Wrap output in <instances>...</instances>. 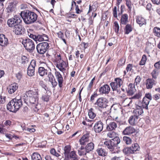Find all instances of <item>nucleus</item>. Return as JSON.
<instances>
[{"label": "nucleus", "mask_w": 160, "mask_h": 160, "mask_svg": "<svg viewBox=\"0 0 160 160\" xmlns=\"http://www.w3.org/2000/svg\"><path fill=\"white\" fill-rule=\"evenodd\" d=\"M143 113L142 107L139 106H137L136 108L133 110V115L138 118V117L141 115Z\"/></svg>", "instance_id": "nucleus-23"}, {"label": "nucleus", "mask_w": 160, "mask_h": 160, "mask_svg": "<svg viewBox=\"0 0 160 160\" xmlns=\"http://www.w3.org/2000/svg\"><path fill=\"white\" fill-rule=\"evenodd\" d=\"M12 11H0V13L2 18H7L11 14Z\"/></svg>", "instance_id": "nucleus-33"}, {"label": "nucleus", "mask_w": 160, "mask_h": 160, "mask_svg": "<svg viewBox=\"0 0 160 160\" xmlns=\"http://www.w3.org/2000/svg\"><path fill=\"white\" fill-rule=\"evenodd\" d=\"M86 152L88 153L89 152L93 150L94 148V144L92 142L88 143L85 147Z\"/></svg>", "instance_id": "nucleus-35"}, {"label": "nucleus", "mask_w": 160, "mask_h": 160, "mask_svg": "<svg viewBox=\"0 0 160 160\" xmlns=\"http://www.w3.org/2000/svg\"><path fill=\"white\" fill-rule=\"evenodd\" d=\"M132 150L133 153H134L136 151L139 150V147L138 144L137 143H135L132 144V146L130 147Z\"/></svg>", "instance_id": "nucleus-40"}, {"label": "nucleus", "mask_w": 160, "mask_h": 160, "mask_svg": "<svg viewBox=\"0 0 160 160\" xmlns=\"http://www.w3.org/2000/svg\"><path fill=\"white\" fill-rule=\"evenodd\" d=\"M89 137L90 135L89 133L87 132L86 134H84L79 140L80 144L81 145L85 144L87 142L89 141Z\"/></svg>", "instance_id": "nucleus-19"}, {"label": "nucleus", "mask_w": 160, "mask_h": 160, "mask_svg": "<svg viewBox=\"0 0 160 160\" xmlns=\"http://www.w3.org/2000/svg\"><path fill=\"white\" fill-rule=\"evenodd\" d=\"M116 133L115 132L112 131L109 132L107 134L108 137L110 138H114L115 137H117L116 136Z\"/></svg>", "instance_id": "nucleus-46"}, {"label": "nucleus", "mask_w": 160, "mask_h": 160, "mask_svg": "<svg viewBox=\"0 0 160 160\" xmlns=\"http://www.w3.org/2000/svg\"><path fill=\"white\" fill-rule=\"evenodd\" d=\"M26 50L29 52H32L35 47L33 41L29 38H26L23 40L22 42Z\"/></svg>", "instance_id": "nucleus-6"}, {"label": "nucleus", "mask_w": 160, "mask_h": 160, "mask_svg": "<svg viewBox=\"0 0 160 160\" xmlns=\"http://www.w3.org/2000/svg\"><path fill=\"white\" fill-rule=\"evenodd\" d=\"M73 7H75V10H80L78 6L77 5L76 3L74 1H73L72 2V7L70 10H73Z\"/></svg>", "instance_id": "nucleus-54"}, {"label": "nucleus", "mask_w": 160, "mask_h": 160, "mask_svg": "<svg viewBox=\"0 0 160 160\" xmlns=\"http://www.w3.org/2000/svg\"><path fill=\"white\" fill-rule=\"evenodd\" d=\"M96 152L99 156L102 157H105L108 154L107 150L102 148H98L97 149Z\"/></svg>", "instance_id": "nucleus-26"}, {"label": "nucleus", "mask_w": 160, "mask_h": 160, "mask_svg": "<svg viewBox=\"0 0 160 160\" xmlns=\"http://www.w3.org/2000/svg\"><path fill=\"white\" fill-rule=\"evenodd\" d=\"M141 78L139 76H137L136 77L135 79V82L134 84L137 85H139L141 81Z\"/></svg>", "instance_id": "nucleus-50"}, {"label": "nucleus", "mask_w": 160, "mask_h": 160, "mask_svg": "<svg viewBox=\"0 0 160 160\" xmlns=\"http://www.w3.org/2000/svg\"><path fill=\"white\" fill-rule=\"evenodd\" d=\"M18 87L17 83H13L11 84L7 88L8 92L11 94L13 93L17 90Z\"/></svg>", "instance_id": "nucleus-25"}, {"label": "nucleus", "mask_w": 160, "mask_h": 160, "mask_svg": "<svg viewBox=\"0 0 160 160\" xmlns=\"http://www.w3.org/2000/svg\"><path fill=\"white\" fill-rule=\"evenodd\" d=\"M120 140L118 137H115L114 138L104 142L105 147L108 148L112 153H118L117 150V145L119 143Z\"/></svg>", "instance_id": "nucleus-3"}, {"label": "nucleus", "mask_w": 160, "mask_h": 160, "mask_svg": "<svg viewBox=\"0 0 160 160\" xmlns=\"http://www.w3.org/2000/svg\"><path fill=\"white\" fill-rule=\"evenodd\" d=\"M118 117H113V119L114 121H111L107 124L106 130L109 131H111L115 130L118 127V123H120V121L117 120Z\"/></svg>", "instance_id": "nucleus-9"}, {"label": "nucleus", "mask_w": 160, "mask_h": 160, "mask_svg": "<svg viewBox=\"0 0 160 160\" xmlns=\"http://www.w3.org/2000/svg\"><path fill=\"white\" fill-rule=\"evenodd\" d=\"M128 16L126 14L123 15L121 19V23L122 24H126L128 22Z\"/></svg>", "instance_id": "nucleus-37"}, {"label": "nucleus", "mask_w": 160, "mask_h": 160, "mask_svg": "<svg viewBox=\"0 0 160 160\" xmlns=\"http://www.w3.org/2000/svg\"><path fill=\"white\" fill-rule=\"evenodd\" d=\"M88 115L90 118L93 119L96 116V114L94 112V110L91 108L88 112Z\"/></svg>", "instance_id": "nucleus-41"}, {"label": "nucleus", "mask_w": 160, "mask_h": 160, "mask_svg": "<svg viewBox=\"0 0 160 160\" xmlns=\"http://www.w3.org/2000/svg\"><path fill=\"white\" fill-rule=\"evenodd\" d=\"M132 64H129L127 65L126 70L127 72H128L131 71L132 70Z\"/></svg>", "instance_id": "nucleus-56"}, {"label": "nucleus", "mask_w": 160, "mask_h": 160, "mask_svg": "<svg viewBox=\"0 0 160 160\" xmlns=\"http://www.w3.org/2000/svg\"><path fill=\"white\" fill-rule=\"evenodd\" d=\"M142 96L141 92H139L138 93L136 94L133 97V98L135 99H139Z\"/></svg>", "instance_id": "nucleus-58"}, {"label": "nucleus", "mask_w": 160, "mask_h": 160, "mask_svg": "<svg viewBox=\"0 0 160 160\" xmlns=\"http://www.w3.org/2000/svg\"><path fill=\"white\" fill-rule=\"evenodd\" d=\"M57 34L59 38L61 39H62L64 37L63 33L61 31H59L57 33Z\"/></svg>", "instance_id": "nucleus-61"}, {"label": "nucleus", "mask_w": 160, "mask_h": 160, "mask_svg": "<svg viewBox=\"0 0 160 160\" xmlns=\"http://www.w3.org/2000/svg\"><path fill=\"white\" fill-rule=\"evenodd\" d=\"M93 82H90L87 88V90L89 92H91L92 91V88L93 86Z\"/></svg>", "instance_id": "nucleus-60"}, {"label": "nucleus", "mask_w": 160, "mask_h": 160, "mask_svg": "<svg viewBox=\"0 0 160 160\" xmlns=\"http://www.w3.org/2000/svg\"><path fill=\"white\" fill-rule=\"evenodd\" d=\"M13 31L15 34L21 35L24 33L25 29L22 26L19 24L13 28Z\"/></svg>", "instance_id": "nucleus-12"}, {"label": "nucleus", "mask_w": 160, "mask_h": 160, "mask_svg": "<svg viewBox=\"0 0 160 160\" xmlns=\"http://www.w3.org/2000/svg\"><path fill=\"white\" fill-rule=\"evenodd\" d=\"M123 152L126 155H129L130 154L133 153L130 147L124 148L123 150Z\"/></svg>", "instance_id": "nucleus-42"}, {"label": "nucleus", "mask_w": 160, "mask_h": 160, "mask_svg": "<svg viewBox=\"0 0 160 160\" xmlns=\"http://www.w3.org/2000/svg\"><path fill=\"white\" fill-rule=\"evenodd\" d=\"M32 160H42L40 155L37 152H34L31 156Z\"/></svg>", "instance_id": "nucleus-38"}, {"label": "nucleus", "mask_w": 160, "mask_h": 160, "mask_svg": "<svg viewBox=\"0 0 160 160\" xmlns=\"http://www.w3.org/2000/svg\"><path fill=\"white\" fill-rule=\"evenodd\" d=\"M28 97V102L37 108L36 106L38 104V90L34 91L29 90L27 92Z\"/></svg>", "instance_id": "nucleus-4"}, {"label": "nucleus", "mask_w": 160, "mask_h": 160, "mask_svg": "<svg viewBox=\"0 0 160 160\" xmlns=\"http://www.w3.org/2000/svg\"><path fill=\"white\" fill-rule=\"evenodd\" d=\"M150 101L146 97H144L142 100V106L143 108L147 110L148 109V105Z\"/></svg>", "instance_id": "nucleus-34"}, {"label": "nucleus", "mask_w": 160, "mask_h": 160, "mask_svg": "<svg viewBox=\"0 0 160 160\" xmlns=\"http://www.w3.org/2000/svg\"><path fill=\"white\" fill-rule=\"evenodd\" d=\"M159 74V71L158 69H154L153 70L151 73L152 77V79L155 80H156Z\"/></svg>", "instance_id": "nucleus-36"}, {"label": "nucleus", "mask_w": 160, "mask_h": 160, "mask_svg": "<svg viewBox=\"0 0 160 160\" xmlns=\"http://www.w3.org/2000/svg\"><path fill=\"white\" fill-rule=\"evenodd\" d=\"M138 118L134 115L131 116L128 120L129 124L131 125H134L137 123Z\"/></svg>", "instance_id": "nucleus-29"}, {"label": "nucleus", "mask_w": 160, "mask_h": 160, "mask_svg": "<svg viewBox=\"0 0 160 160\" xmlns=\"http://www.w3.org/2000/svg\"><path fill=\"white\" fill-rule=\"evenodd\" d=\"M28 35L30 38L33 39L36 42L37 41L41 42L43 40V38H42V35H38L36 36L28 32Z\"/></svg>", "instance_id": "nucleus-24"}, {"label": "nucleus", "mask_w": 160, "mask_h": 160, "mask_svg": "<svg viewBox=\"0 0 160 160\" xmlns=\"http://www.w3.org/2000/svg\"><path fill=\"white\" fill-rule=\"evenodd\" d=\"M136 21L140 27L146 24V20L141 16H138L136 18Z\"/></svg>", "instance_id": "nucleus-28"}, {"label": "nucleus", "mask_w": 160, "mask_h": 160, "mask_svg": "<svg viewBox=\"0 0 160 160\" xmlns=\"http://www.w3.org/2000/svg\"><path fill=\"white\" fill-rule=\"evenodd\" d=\"M20 16L25 23L30 24L35 22L37 19V15L30 11H23L20 13Z\"/></svg>", "instance_id": "nucleus-1"}, {"label": "nucleus", "mask_w": 160, "mask_h": 160, "mask_svg": "<svg viewBox=\"0 0 160 160\" xmlns=\"http://www.w3.org/2000/svg\"><path fill=\"white\" fill-rule=\"evenodd\" d=\"M110 90V88L108 85L105 84L100 87L99 88V92L100 94H108Z\"/></svg>", "instance_id": "nucleus-13"}, {"label": "nucleus", "mask_w": 160, "mask_h": 160, "mask_svg": "<svg viewBox=\"0 0 160 160\" xmlns=\"http://www.w3.org/2000/svg\"><path fill=\"white\" fill-rule=\"evenodd\" d=\"M68 65V63L67 64L65 61H63L61 62H59L58 63H56V67L60 71L63 72L66 71V68Z\"/></svg>", "instance_id": "nucleus-16"}, {"label": "nucleus", "mask_w": 160, "mask_h": 160, "mask_svg": "<svg viewBox=\"0 0 160 160\" xmlns=\"http://www.w3.org/2000/svg\"><path fill=\"white\" fill-rule=\"evenodd\" d=\"M132 30V27L129 24H127L125 27V33L126 34H128Z\"/></svg>", "instance_id": "nucleus-39"}, {"label": "nucleus", "mask_w": 160, "mask_h": 160, "mask_svg": "<svg viewBox=\"0 0 160 160\" xmlns=\"http://www.w3.org/2000/svg\"><path fill=\"white\" fill-rule=\"evenodd\" d=\"M50 152L52 154L55 156L57 157H58L60 156V155L59 154V153H60V151H58V152H57L54 148L51 149Z\"/></svg>", "instance_id": "nucleus-44"}, {"label": "nucleus", "mask_w": 160, "mask_h": 160, "mask_svg": "<svg viewBox=\"0 0 160 160\" xmlns=\"http://www.w3.org/2000/svg\"><path fill=\"white\" fill-rule=\"evenodd\" d=\"M126 0V5L128 7L129 10H131L133 7V5L131 1L130 0Z\"/></svg>", "instance_id": "nucleus-48"}, {"label": "nucleus", "mask_w": 160, "mask_h": 160, "mask_svg": "<svg viewBox=\"0 0 160 160\" xmlns=\"http://www.w3.org/2000/svg\"><path fill=\"white\" fill-rule=\"evenodd\" d=\"M153 33L154 35L158 37H160V29L159 28L155 27L153 29Z\"/></svg>", "instance_id": "nucleus-43"}, {"label": "nucleus", "mask_w": 160, "mask_h": 160, "mask_svg": "<svg viewBox=\"0 0 160 160\" xmlns=\"http://www.w3.org/2000/svg\"><path fill=\"white\" fill-rule=\"evenodd\" d=\"M123 139L124 142L127 144H130L131 143L132 140L131 138L129 137L124 136L123 137Z\"/></svg>", "instance_id": "nucleus-45"}, {"label": "nucleus", "mask_w": 160, "mask_h": 160, "mask_svg": "<svg viewBox=\"0 0 160 160\" xmlns=\"http://www.w3.org/2000/svg\"><path fill=\"white\" fill-rule=\"evenodd\" d=\"M135 84L130 83L128 86V88L126 89V91L129 95H132L136 92Z\"/></svg>", "instance_id": "nucleus-20"}, {"label": "nucleus", "mask_w": 160, "mask_h": 160, "mask_svg": "<svg viewBox=\"0 0 160 160\" xmlns=\"http://www.w3.org/2000/svg\"><path fill=\"white\" fill-rule=\"evenodd\" d=\"M22 63L25 64L28 62V59L25 56H23L22 57Z\"/></svg>", "instance_id": "nucleus-52"}, {"label": "nucleus", "mask_w": 160, "mask_h": 160, "mask_svg": "<svg viewBox=\"0 0 160 160\" xmlns=\"http://www.w3.org/2000/svg\"><path fill=\"white\" fill-rule=\"evenodd\" d=\"M156 82L155 80L152 78H148L146 82V88L148 89H151L156 84Z\"/></svg>", "instance_id": "nucleus-17"}, {"label": "nucleus", "mask_w": 160, "mask_h": 160, "mask_svg": "<svg viewBox=\"0 0 160 160\" xmlns=\"http://www.w3.org/2000/svg\"><path fill=\"white\" fill-rule=\"evenodd\" d=\"M78 154L80 156L86 155L87 153L85 148V149L83 150H78Z\"/></svg>", "instance_id": "nucleus-53"}, {"label": "nucleus", "mask_w": 160, "mask_h": 160, "mask_svg": "<svg viewBox=\"0 0 160 160\" xmlns=\"http://www.w3.org/2000/svg\"><path fill=\"white\" fill-rule=\"evenodd\" d=\"M39 84L46 91H47V89H48V88H47L46 85L42 81H40L39 82Z\"/></svg>", "instance_id": "nucleus-55"}, {"label": "nucleus", "mask_w": 160, "mask_h": 160, "mask_svg": "<svg viewBox=\"0 0 160 160\" xmlns=\"http://www.w3.org/2000/svg\"><path fill=\"white\" fill-rule=\"evenodd\" d=\"M103 124L101 121L97 122L94 126V130L96 133L101 132L103 128Z\"/></svg>", "instance_id": "nucleus-14"}, {"label": "nucleus", "mask_w": 160, "mask_h": 160, "mask_svg": "<svg viewBox=\"0 0 160 160\" xmlns=\"http://www.w3.org/2000/svg\"><path fill=\"white\" fill-rule=\"evenodd\" d=\"M55 74L56 79L58 82V86L60 88H61L63 86V78L59 72H55Z\"/></svg>", "instance_id": "nucleus-21"}, {"label": "nucleus", "mask_w": 160, "mask_h": 160, "mask_svg": "<svg viewBox=\"0 0 160 160\" xmlns=\"http://www.w3.org/2000/svg\"><path fill=\"white\" fill-rule=\"evenodd\" d=\"M144 97H146V98L148 99H149L150 101L152 99L151 94L150 93H146Z\"/></svg>", "instance_id": "nucleus-62"}, {"label": "nucleus", "mask_w": 160, "mask_h": 160, "mask_svg": "<svg viewBox=\"0 0 160 160\" xmlns=\"http://www.w3.org/2000/svg\"><path fill=\"white\" fill-rule=\"evenodd\" d=\"M45 160H54L52 157L50 155H47L44 158Z\"/></svg>", "instance_id": "nucleus-64"}, {"label": "nucleus", "mask_w": 160, "mask_h": 160, "mask_svg": "<svg viewBox=\"0 0 160 160\" xmlns=\"http://www.w3.org/2000/svg\"><path fill=\"white\" fill-rule=\"evenodd\" d=\"M49 47V43L48 42H44L37 44L36 46V49L37 52L39 54H43L46 52Z\"/></svg>", "instance_id": "nucleus-8"}, {"label": "nucleus", "mask_w": 160, "mask_h": 160, "mask_svg": "<svg viewBox=\"0 0 160 160\" xmlns=\"http://www.w3.org/2000/svg\"><path fill=\"white\" fill-rule=\"evenodd\" d=\"M38 73L40 76H44L47 74L48 70L44 68L41 67L38 68Z\"/></svg>", "instance_id": "nucleus-31"}, {"label": "nucleus", "mask_w": 160, "mask_h": 160, "mask_svg": "<svg viewBox=\"0 0 160 160\" xmlns=\"http://www.w3.org/2000/svg\"><path fill=\"white\" fill-rule=\"evenodd\" d=\"M48 77L49 78V81L50 82L53 88H55L57 85V82L56 81L52 73L50 72L48 73Z\"/></svg>", "instance_id": "nucleus-22"}, {"label": "nucleus", "mask_w": 160, "mask_h": 160, "mask_svg": "<svg viewBox=\"0 0 160 160\" xmlns=\"http://www.w3.org/2000/svg\"><path fill=\"white\" fill-rule=\"evenodd\" d=\"M22 21L21 18L19 16L15 15L13 18L9 19L7 21V24L9 27L14 28Z\"/></svg>", "instance_id": "nucleus-7"}, {"label": "nucleus", "mask_w": 160, "mask_h": 160, "mask_svg": "<svg viewBox=\"0 0 160 160\" xmlns=\"http://www.w3.org/2000/svg\"><path fill=\"white\" fill-rule=\"evenodd\" d=\"M111 160H124V158L123 157H117L116 156L112 158Z\"/></svg>", "instance_id": "nucleus-57"}, {"label": "nucleus", "mask_w": 160, "mask_h": 160, "mask_svg": "<svg viewBox=\"0 0 160 160\" xmlns=\"http://www.w3.org/2000/svg\"><path fill=\"white\" fill-rule=\"evenodd\" d=\"M108 103V100L106 98H100L94 104V107L96 109L101 111L102 109L106 108Z\"/></svg>", "instance_id": "nucleus-5"}, {"label": "nucleus", "mask_w": 160, "mask_h": 160, "mask_svg": "<svg viewBox=\"0 0 160 160\" xmlns=\"http://www.w3.org/2000/svg\"><path fill=\"white\" fill-rule=\"evenodd\" d=\"M147 60L146 56L145 55L142 56V58L141 61L139 62V64L140 65H144L145 64Z\"/></svg>", "instance_id": "nucleus-49"}, {"label": "nucleus", "mask_w": 160, "mask_h": 160, "mask_svg": "<svg viewBox=\"0 0 160 160\" xmlns=\"http://www.w3.org/2000/svg\"><path fill=\"white\" fill-rule=\"evenodd\" d=\"M70 160H78L79 158L74 151H72L68 155V158H67Z\"/></svg>", "instance_id": "nucleus-30"}, {"label": "nucleus", "mask_w": 160, "mask_h": 160, "mask_svg": "<svg viewBox=\"0 0 160 160\" xmlns=\"http://www.w3.org/2000/svg\"><path fill=\"white\" fill-rule=\"evenodd\" d=\"M114 24L115 31L116 33H118L119 29V25L116 21L114 22Z\"/></svg>", "instance_id": "nucleus-51"}, {"label": "nucleus", "mask_w": 160, "mask_h": 160, "mask_svg": "<svg viewBox=\"0 0 160 160\" xmlns=\"http://www.w3.org/2000/svg\"><path fill=\"white\" fill-rule=\"evenodd\" d=\"M154 99L157 100L160 98V94L158 93L155 94L153 97Z\"/></svg>", "instance_id": "nucleus-63"}, {"label": "nucleus", "mask_w": 160, "mask_h": 160, "mask_svg": "<svg viewBox=\"0 0 160 160\" xmlns=\"http://www.w3.org/2000/svg\"><path fill=\"white\" fill-rule=\"evenodd\" d=\"M135 129L132 126H128L123 130L122 133L124 135H130L135 132Z\"/></svg>", "instance_id": "nucleus-15"}, {"label": "nucleus", "mask_w": 160, "mask_h": 160, "mask_svg": "<svg viewBox=\"0 0 160 160\" xmlns=\"http://www.w3.org/2000/svg\"><path fill=\"white\" fill-rule=\"evenodd\" d=\"M123 81L122 79L119 78H116L115 79L114 82L110 83V85L112 90H116L117 88H119L122 85Z\"/></svg>", "instance_id": "nucleus-10"}, {"label": "nucleus", "mask_w": 160, "mask_h": 160, "mask_svg": "<svg viewBox=\"0 0 160 160\" xmlns=\"http://www.w3.org/2000/svg\"><path fill=\"white\" fill-rule=\"evenodd\" d=\"M49 97L50 96L47 94H45L42 95L41 99L43 101L47 102L49 101Z\"/></svg>", "instance_id": "nucleus-47"}, {"label": "nucleus", "mask_w": 160, "mask_h": 160, "mask_svg": "<svg viewBox=\"0 0 160 160\" xmlns=\"http://www.w3.org/2000/svg\"><path fill=\"white\" fill-rule=\"evenodd\" d=\"M63 150L64 151L63 154L65 157L68 158V155L71 152V146L70 145H66L64 147Z\"/></svg>", "instance_id": "nucleus-27"}, {"label": "nucleus", "mask_w": 160, "mask_h": 160, "mask_svg": "<svg viewBox=\"0 0 160 160\" xmlns=\"http://www.w3.org/2000/svg\"><path fill=\"white\" fill-rule=\"evenodd\" d=\"M8 44V39L3 34H0V46L5 47Z\"/></svg>", "instance_id": "nucleus-18"}, {"label": "nucleus", "mask_w": 160, "mask_h": 160, "mask_svg": "<svg viewBox=\"0 0 160 160\" xmlns=\"http://www.w3.org/2000/svg\"><path fill=\"white\" fill-rule=\"evenodd\" d=\"M18 3V1H13L12 2L9 3L7 9H8V10H15V9H16V6Z\"/></svg>", "instance_id": "nucleus-32"}, {"label": "nucleus", "mask_w": 160, "mask_h": 160, "mask_svg": "<svg viewBox=\"0 0 160 160\" xmlns=\"http://www.w3.org/2000/svg\"><path fill=\"white\" fill-rule=\"evenodd\" d=\"M36 66L35 60H32L28 68L27 74L29 76H32L35 74V68Z\"/></svg>", "instance_id": "nucleus-11"}, {"label": "nucleus", "mask_w": 160, "mask_h": 160, "mask_svg": "<svg viewBox=\"0 0 160 160\" xmlns=\"http://www.w3.org/2000/svg\"><path fill=\"white\" fill-rule=\"evenodd\" d=\"M28 94L26 93V94L24 95L22 97V99L24 100V102L27 103H28L27 101L28 100Z\"/></svg>", "instance_id": "nucleus-59"}, {"label": "nucleus", "mask_w": 160, "mask_h": 160, "mask_svg": "<svg viewBox=\"0 0 160 160\" xmlns=\"http://www.w3.org/2000/svg\"><path fill=\"white\" fill-rule=\"evenodd\" d=\"M22 105L21 98H18L16 97L10 101L7 105V109L10 112H16Z\"/></svg>", "instance_id": "nucleus-2"}]
</instances>
